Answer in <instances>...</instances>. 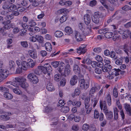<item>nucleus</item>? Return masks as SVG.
I'll return each instance as SVG.
<instances>
[{
	"label": "nucleus",
	"mask_w": 131,
	"mask_h": 131,
	"mask_svg": "<svg viewBox=\"0 0 131 131\" xmlns=\"http://www.w3.org/2000/svg\"><path fill=\"white\" fill-rule=\"evenodd\" d=\"M11 115V113L7 112L5 115H2L0 116V119L4 121H7L10 118V117L8 116Z\"/></svg>",
	"instance_id": "nucleus-15"
},
{
	"label": "nucleus",
	"mask_w": 131,
	"mask_h": 131,
	"mask_svg": "<svg viewBox=\"0 0 131 131\" xmlns=\"http://www.w3.org/2000/svg\"><path fill=\"white\" fill-rule=\"evenodd\" d=\"M10 20H8L4 21L3 23L4 25V27L6 29H9L11 27L13 28V24L12 23H11Z\"/></svg>",
	"instance_id": "nucleus-9"
},
{
	"label": "nucleus",
	"mask_w": 131,
	"mask_h": 131,
	"mask_svg": "<svg viewBox=\"0 0 131 131\" xmlns=\"http://www.w3.org/2000/svg\"><path fill=\"white\" fill-rule=\"evenodd\" d=\"M123 49L124 51L128 55V52L129 51L128 45L125 44L123 46Z\"/></svg>",
	"instance_id": "nucleus-45"
},
{
	"label": "nucleus",
	"mask_w": 131,
	"mask_h": 131,
	"mask_svg": "<svg viewBox=\"0 0 131 131\" xmlns=\"http://www.w3.org/2000/svg\"><path fill=\"white\" fill-rule=\"evenodd\" d=\"M100 86H99L96 84L94 85L91 89L90 93V96L92 97L93 96V94L97 91L99 90L100 88Z\"/></svg>",
	"instance_id": "nucleus-7"
},
{
	"label": "nucleus",
	"mask_w": 131,
	"mask_h": 131,
	"mask_svg": "<svg viewBox=\"0 0 131 131\" xmlns=\"http://www.w3.org/2000/svg\"><path fill=\"white\" fill-rule=\"evenodd\" d=\"M67 17L66 16L64 15L62 16L60 19V22L61 23H62L65 21L67 19Z\"/></svg>",
	"instance_id": "nucleus-41"
},
{
	"label": "nucleus",
	"mask_w": 131,
	"mask_h": 131,
	"mask_svg": "<svg viewBox=\"0 0 131 131\" xmlns=\"http://www.w3.org/2000/svg\"><path fill=\"white\" fill-rule=\"evenodd\" d=\"M70 66L69 64L66 65L63 73V75L65 76L68 75L70 72Z\"/></svg>",
	"instance_id": "nucleus-18"
},
{
	"label": "nucleus",
	"mask_w": 131,
	"mask_h": 131,
	"mask_svg": "<svg viewBox=\"0 0 131 131\" xmlns=\"http://www.w3.org/2000/svg\"><path fill=\"white\" fill-rule=\"evenodd\" d=\"M8 71L6 69H0V78L4 79L6 78L8 75Z\"/></svg>",
	"instance_id": "nucleus-8"
},
{
	"label": "nucleus",
	"mask_w": 131,
	"mask_h": 131,
	"mask_svg": "<svg viewBox=\"0 0 131 131\" xmlns=\"http://www.w3.org/2000/svg\"><path fill=\"white\" fill-rule=\"evenodd\" d=\"M69 12V10L65 8H62L58 10L57 12V14H64L67 15Z\"/></svg>",
	"instance_id": "nucleus-11"
},
{
	"label": "nucleus",
	"mask_w": 131,
	"mask_h": 131,
	"mask_svg": "<svg viewBox=\"0 0 131 131\" xmlns=\"http://www.w3.org/2000/svg\"><path fill=\"white\" fill-rule=\"evenodd\" d=\"M20 85L21 87L23 88L26 89L28 86L29 85L27 82H25L23 83L20 84Z\"/></svg>",
	"instance_id": "nucleus-43"
},
{
	"label": "nucleus",
	"mask_w": 131,
	"mask_h": 131,
	"mask_svg": "<svg viewBox=\"0 0 131 131\" xmlns=\"http://www.w3.org/2000/svg\"><path fill=\"white\" fill-rule=\"evenodd\" d=\"M16 8L17 5H13L9 7L8 10V12H13Z\"/></svg>",
	"instance_id": "nucleus-31"
},
{
	"label": "nucleus",
	"mask_w": 131,
	"mask_h": 131,
	"mask_svg": "<svg viewBox=\"0 0 131 131\" xmlns=\"http://www.w3.org/2000/svg\"><path fill=\"white\" fill-rule=\"evenodd\" d=\"M46 89L50 91H53L55 90V88L52 84L50 82H48L47 85Z\"/></svg>",
	"instance_id": "nucleus-20"
},
{
	"label": "nucleus",
	"mask_w": 131,
	"mask_h": 131,
	"mask_svg": "<svg viewBox=\"0 0 131 131\" xmlns=\"http://www.w3.org/2000/svg\"><path fill=\"white\" fill-rule=\"evenodd\" d=\"M100 105L101 110H103V111L105 115H106L107 118L108 119L112 118L113 116V112L111 111L108 112L106 107V102L105 101L103 102L102 101H100Z\"/></svg>",
	"instance_id": "nucleus-2"
},
{
	"label": "nucleus",
	"mask_w": 131,
	"mask_h": 131,
	"mask_svg": "<svg viewBox=\"0 0 131 131\" xmlns=\"http://www.w3.org/2000/svg\"><path fill=\"white\" fill-rule=\"evenodd\" d=\"M124 105L126 111L128 112L129 113H131V109L130 105L126 103L124 104Z\"/></svg>",
	"instance_id": "nucleus-40"
},
{
	"label": "nucleus",
	"mask_w": 131,
	"mask_h": 131,
	"mask_svg": "<svg viewBox=\"0 0 131 131\" xmlns=\"http://www.w3.org/2000/svg\"><path fill=\"white\" fill-rule=\"evenodd\" d=\"M65 31L68 34L70 35L72 34L73 31L72 28L69 26H67L64 29Z\"/></svg>",
	"instance_id": "nucleus-26"
},
{
	"label": "nucleus",
	"mask_w": 131,
	"mask_h": 131,
	"mask_svg": "<svg viewBox=\"0 0 131 131\" xmlns=\"http://www.w3.org/2000/svg\"><path fill=\"white\" fill-rule=\"evenodd\" d=\"M99 15L98 12H95L94 14L92 17V20L93 21L95 24H97L99 23Z\"/></svg>",
	"instance_id": "nucleus-10"
},
{
	"label": "nucleus",
	"mask_w": 131,
	"mask_h": 131,
	"mask_svg": "<svg viewBox=\"0 0 131 131\" xmlns=\"http://www.w3.org/2000/svg\"><path fill=\"white\" fill-rule=\"evenodd\" d=\"M95 58L96 60L99 62H101L103 60L102 57L100 56L99 55L96 56Z\"/></svg>",
	"instance_id": "nucleus-64"
},
{
	"label": "nucleus",
	"mask_w": 131,
	"mask_h": 131,
	"mask_svg": "<svg viewBox=\"0 0 131 131\" xmlns=\"http://www.w3.org/2000/svg\"><path fill=\"white\" fill-rule=\"evenodd\" d=\"M89 128V126L87 124H84L82 126V129L84 130H88Z\"/></svg>",
	"instance_id": "nucleus-61"
},
{
	"label": "nucleus",
	"mask_w": 131,
	"mask_h": 131,
	"mask_svg": "<svg viewBox=\"0 0 131 131\" xmlns=\"http://www.w3.org/2000/svg\"><path fill=\"white\" fill-rule=\"evenodd\" d=\"M106 1V0H100V2L104 6V7L106 9H107L108 8V6L106 5L105 3Z\"/></svg>",
	"instance_id": "nucleus-63"
},
{
	"label": "nucleus",
	"mask_w": 131,
	"mask_h": 131,
	"mask_svg": "<svg viewBox=\"0 0 131 131\" xmlns=\"http://www.w3.org/2000/svg\"><path fill=\"white\" fill-rule=\"evenodd\" d=\"M79 27L83 34H82L81 32L77 31L75 32L74 37L78 41H82L84 38V36L88 34V31L90 30V29L84 28L83 25L82 23H81L79 24Z\"/></svg>",
	"instance_id": "nucleus-1"
},
{
	"label": "nucleus",
	"mask_w": 131,
	"mask_h": 131,
	"mask_svg": "<svg viewBox=\"0 0 131 131\" xmlns=\"http://www.w3.org/2000/svg\"><path fill=\"white\" fill-rule=\"evenodd\" d=\"M78 80L77 77L75 75H74L71 79L70 80V84L72 86L75 85L77 83Z\"/></svg>",
	"instance_id": "nucleus-16"
},
{
	"label": "nucleus",
	"mask_w": 131,
	"mask_h": 131,
	"mask_svg": "<svg viewBox=\"0 0 131 131\" xmlns=\"http://www.w3.org/2000/svg\"><path fill=\"white\" fill-rule=\"evenodd\" d=\"M31 81L30 82L34 84H36L38 82V78L36 75L33 78V79H32Z\"/></svg>",
	"instance_id": "nucleus-48"
},
{
	"label": "nucleus",
	"mask_w": 131,
	"mask_h": 131,
	"mask_svg": "<svg viewBox=\"0 0 131 131\" xmlns=\"http://www.w3.org/2000/svg\"><path fill=\"white\" fill-rule=\"evenodd\" d=\"M28 25L30 27H32L35 26L36 25V23L35 20L32 19L30 20L28 23Z\"/></svg>",
	"instance_id": "nucleus-34"
},
{
	"label": "nucleus",
	"mask_w": 131,
	"mask_h": 131,
	"mask_svg": "<svg viewBox=\"0 0 131 131\" xmlns=\"http://www.w3.org/2000/svg\"><path fill=\"white\" fill-rule=\"evenodd\" d=\"M99 116V112L96 110H95L94 112V117L95 118H98Z\"/></svg>",
	"instance_id": "nucleus-56"
},
{
	"label": "nucleus",
	"mask_w": 131,
	"mask_h": 131,
	"mask_svg": "<svg viewBox=\"0 0 131 131\" xmlns=\"http://www.w3.org/2000/svg\"><path fill=\"white\" fill-rule=\"evenodd\" d=\"M20 63L21 65L23 70H26L29 68L27 63L26 61H23L21 62V61Z\"/></svg>",
	"instance_id": "nucleus-21"
},
{
	"label": "nucleus",
	"mask_w": 131,
	"mask_h": 131,
	"mask_svg": "<svg viewBox=\"0 0 131 131\" xmlns=\"http://www.w3.org/2000/svg\"><path fill=\"white\" fill-rule=\"evenodd\" d=\"M21 61L20 60H17L16 61V63L18 66L17 68L16 72L17 73H20L22 72V69H23L21 65Z\"/></svg>",
	"instance_id": "nucleus-12"
},
{
	"label": "nucleus",
	"mask_w": 131,
	"mask_h": 131,
	"mask_svg": "<svg viewBox=\"0 0 131 131\" xmlns=\"http://www.w3.org/2000/svg\"><path fill=\"white\" fill-rule=\"evenodd\" d=\"M63 33L60 30H57L55 33L54 35L55 37L57 38H60L62 37L63 35Z\"/></svg>",
	"instance_id": "nucleus-22"
},
{
	"label": "nucleus",
	"mask_w": 131,
	"mask_h": 131,
	"mask_svg": "<svg viewBox=\"0 0 131 131\" xmlns=\"http://www.w3.org/2000/svg\"><path fill=\"white\" fill-rule=\"evenodd\" d=\"M20 30L18 27H15L13 29V32L14 34H17L19 31Z\"/></svg>",
	"instance_id": "nucleus-62"
},
{
	"label": "nucleus",
	"mask_w": 131,
	"mask_h": 131,
	"mask_svg": "<svg viewBox=\"0 0 131 131\" xmlns=\"http://www.w3.org/2000/svg\"><path fill=\"white\" fill-rule=\"evenodd\" d=\"M80 92L81 91L80 89H76L75 90L74 93L72 94V96L73 97H74L76 96H79L80 94Z\"/></svg>",
	"instance_id": "nucleus-27"
},
{
	"label": "nucleus",
	"mask_w": 131,
	"mask_h": 131,
	"mask_svg": "<svg viewBox=\"0 0 131 131\" xmlns=\"http://www.w3.org/2000/svg\"><path fill=\"white\" fill-rule=\"evenodd\" d=\"M13 91L16 94L18 95H20L22 94L21 92L17 88L13 89Z\"/></svg>",
	"instance_id": "nucleus-39"
},
{
	"label": "nucleus",
	"mask_w": 131,
	"mask_h": 131,
	"mask_svg": "<svg viewBox=\"0 0 131 131\" xmlns=\"http://www.w3.org/2000/svg\"><path fill=\"white\" fill-rule=\"evenodd\" d=\"M69 109L68 107L66 106H64L62 107L61 109V112L66 113L68 112L69 111Z\"/></svg>",
	"instance_id": "nucleus-38"
},
{
	"label": "nucleus",
	"mask_w": 131,
	"mask_h": 131,
	"mask_svg": "<svg viewBox=\"0 0 131 131\" xmlns=\"http://www.w3.org/2000/svg\"><path fill=\"white\" fill-rule=\"evenodd\" d=\"M15 80L16 82L20 83V84L26 82V79L24 77H16L15 78Z\"/></svg>",
	"instance_id": "nucleus-19"
},
{
	"label": "nucleus",
	"mask_w": 131,
	"mask_h": 131,
	"mask_svg": "<svg viewBox=\"0 0 131 131\" xmlns=\"http://www.w3.org/2000/svg\"><path fill=\"white\" fill-rule=\"evenodd\" d=\"M28 53L30 56L33 59H35L37 57V53L34 51L29 50L28 51Z\"/></svg>",
	"instance_id": "nucleus-23"
},
{
	"label": "nucleus",
	"mask_w": 131,
	"mask_h": 131,
	"mask_svg": "<svg viewBox=\"0 0 131 131\" xmlns=\"http://www.w3.org/2000/svg\"><path fill=\"white\" fill-rule=\"evenodd\" d=\"M113 95L115 97H117L118 96V93L117 89L116 88H114L113 89Z\"/></svg>",
	"instance_id": "nucleus-59"
},
{
	"label": "nucleus",
	"mask_w": 131,
	"mask_h": 131,
	"mask_svg": "<svg viewBox=\"0 0 131 131\" xmlns=\"http://www.w3.org/2000/svg\"><path fill=\"white\" fill-rule=\"evenodd\" d=\"M73 71L75 73H79L80 72V69L78 66L77 65H74L73 68Z\"/></svg>",
	"instance_id": "nucleus-32"
},
{
	"label": "nucleus",
	"mask_w": 131,
	"mask_h": 131,
	"mask_svg": "<svg viewBox=\"0 0 131 131\" xmlns=\"http://www.w3.org/2000/svg\"><path fill=\"white\" fill-rule=\"evenodd\" d=\"M122 58H119L117 59L115 61V63L117 65H119L122 63Z\"/></svg>",
	"instance_id": "nucleus-46"
},
{
	"label": "nucleus",
	"mask_w": 131,
	"mask_h": 131,
	"mask_svg": "<svg viewBox=\"0 0 131 131\" xmlns=\"http://www.w3.org/2000/svg\"><path fill=\"white\" fill-rule=\"evenodd\" d=\"M10 84L9 85H7V86L10 89H13L14 88H13V86L17 87L18 86V85L16 84V82H15L14 83H13L9 81L7 83Z\"/></svg>",
	"instance_id": "nucleus-25"
},
{
	"label": "nucleus",
	"mask_w": 131,
	"mask_h": 131,
	"mask_svg": "<svg viewBox=\"0 0 131 131\" xmlns=\"http://www.w3.org/2000/svg\"><path fill=\"white\" fill-rule=\"evenodd\" d=\"M85 23L86 25L89 24L91 21L90 16L88 14L85 15L83 17Z\"/></svg>",
	"instance_id": "nucleus-14"
},
{
	"label": "nucleus",
	"mask_w": 131,
	"mask_h": 131,
	"mask_svg": "<svg viewBox=\"0 0 131 131\" xmlns=\"http://www.w3.org/2000/svg\"><path fill=\"white\" fill-rule=\"evenodd\" d=\"M4 95L5 98L8 100H10L13 97L12 95L8 92L4 93Z\"/></svg>",
	"instance_id": "nucleus-29"
},
{
	"label": "nucleus",
	"mask_w": 131,
	"mask_h": 131,
	"mask_svg": "<svg viewBox=\"0 0 131 131\" xmlns=\"http://www.w3.org/2000/svg\"><path fill=\"white\" fill-rule=\"evenodd\" d=\"M65 67V64L63 63H61L59 65V71L61 72L64 68Z\"/></svg>",
	"instance_id": "nucleus-50"
},
{
	"label": "nucleus",
	"mask_w": 131,
	"mask_h": 131,
	"mask_svg": "<svg viewBox=\"0 0 131 131\" xmlns=\"http://www.w3.org/2000/svg\"><path fill=\"white\" fill-rule=\"evenodd\" d=\"M45 67L41 66V71L44 74L48 72H50L52 70L51 67L49 64L47 63L45 65Z\"/></svg>",
	"instance_id": "nucleus-4"
},
{
	"label": "nucleus",
	"mask_w": 131,
	"mask_h": 131,
	"mask_svg": "<svg viewBox=\"0 0 131 131\" xmlns=\"http://www.w3.org/2000/svg\"><path fill=\"white\" fill-rule=\"evenodd\" d=\"M97 102L98 101L96 99H92L91 100V102L90 103V104L91 105L93 104V107H94L96 105Z\"/></svg>",
	"instance_id": "nucleus-42"
},
{
	"label": "nucleus",
	"mask_w": 131,
	"mask_h": 131,
	"mask_svg": "<svg viewBox=\"0 0 131 131\" xmlns=\"http://www.w3.org/2000/svg\"><path fill=\"white\" fill-rule=\"evenodd\" d=\"M9 66L10 70L12 71H14L15 67V64L14 61L10 60L9 61Z\"/></svg>",
	"instance_id": "nucleus-17"
},
{
	"label": "nucleus",
	"mask_w": 131,
	"mask_h": 131,
	"mask_svg": "<svg viewBox=\"0 0 131 131\" xmlns=\"http://www.w3.org/2000/svg\"><path fill=\"white\" fill-rule=\"evenodd\" d=\"M106 99L108 106H110L111 104V99L110 95L108 94L107 95Z\"/></svg>",
	"instance_id": "nucleus-35"
},
{
	"label": "nucleus",
	"mask_w": 131,
	"mask_h": 131,
	"mask_svg": "<svg viewBox=\"0 0 131 131\" xmlns=\"http://www.w3.org/2000/svg\"><path fill=\"white\" fill-rule=\"evenodd\" d=\"M72 4V2L70 1H65L64 6L66 7H70Z\"/></svg>",
	"instance_id": "nucleus-52"
},
{
	"label": "nucleus",
	"mask_w": 131,
	"mask_h": 131,
	"mask_svg": "<svg viewBox=\"0 0 131 131\" xmlns=\"http://www.w3.org/2000/svg\"><path fill=\"white\" fill-rule=\"evenodd\" d=\"M9 6V3L6 2L5 3L3 6V8L4 9H8Z\"/></svg>",
	"instance_id": "nucleus-58"
},
{
	"label": "nucleus",
	"mask_w": 131,
	"mask_h": 131,
	"mask_svg": "<svg viewBox=\"0 0 131 131\" xmlns=\"http://www.w3.org/2000/svg\"><path fill=\"white\" fill-rule=\"evenodd\" d=\"M27 63L29 68L30 67L33 68L35 66V63L33 60L31 59H29Z\"/></svg>",
	"instance_id": "nucleus-28"
},
{
	"label": "nucleus",
	"mask_w": 131,
	"mask_h": 131,
	"mask_svg": "<svg viewBox=\"0 0 131 131\" xmlns=\"http://www.w3.org/2000/svg\"><path fill=\"white\" fill-rule=\"evenodd\" d=\"M114 71H113V72L112 73H111V74L113 75L114 74L116 76H117L119 75V72H120V70L119 69H114Z\"/></svg>",
	"instance_id": "nucleus-51"
},
{
	"label": "nucleus",
	"mask_w": 131,
	"mask_h": 131,
	"mask_svg": "<svg viewBox=\"0 0 131 131\" xmlns=\"http://www.w3.org/2000/svg\"><path fill=\"white\" fill-rule=\"evenodd\" d=\"M90 101V97L87 98L85 100V107L86 109H88L89 107L90 104L89 103Z\"/></svg>",
	"instance_id": "nucleus-30"
},
{
	"label": "nucleus",
	"mask_w": 131,
	"mask_h": 131,
	"mask_svg": "<svg viewBox=\"0 0 131 131\" xmlns=\"http://www.w3.org/2000/svg\"><path fill=\"white\" fill-rule=\"evenodd\" d=\"M0 91L5 93L8 92V90L7 88L5 87H0Z\"/></svg>",
	"instance_id": "nucleus-44"
},
{
	"label": "nucleus",
	"mask_w": 131,
	"mask_h": 131,
	"mask_svg": "<svg viewBox=\"0 0 131 131\" xmlns=\"http://www.w3.org/2000/svg\"><path fill=\"white\" fill-rule=\"evenodd\" d=\"M118 33L122 34V37L124 38H126L127 37L128 35H129L131 39V32L127 30L123 31L121 29L118 31Z\"/></svg>",
	"instance_id": "nucleus-6"
},
{
	"label": "nucleus",
	"mask_w": 131,
	"mask_h": 131,
	"mask_svg": "<svg viewBox=\"0 0 131 131\" xmlns=\"http://www.w3.org/2000/svg\"><path fill=\"white\" fill-rule=\"evenodd\" d=\"M46 50L48 51H50L52 50V46L51 44L49 42H47L45 44Z\"/></svg>",
	"instance_id": "nucleus-24"
},
{
	"label": "nucleus",
	"mask_w": 131,
	"mask_h": 131,
	"mask_svg": "<svg viewBox=\"0 0 131 131\" xmlns=\"http://www.w3.org/2000/svg\"><path fill=\"white\" fill-rule=\"evenodd\" d=\"M86 45H82L79 47L77 49V53L79 54L85 53L86 51Z\"/></svg>",
	"instance_id": "nucleus-5"
},
{
	"label": "nucleus",
	"mask_w": 131,
	"mask_h": 131,
	"mask_svg": "<svg viewBox=\"0 0 131 131\" xmlns=\"http://www.w3.org/2000/svg\"><path fill=\"white\" fill-rule=\"evenodd\" d=\"M66 81L65 79H62L60 82V85L62 86H64L66 84Z\"/></svg>",
	"instance_id": "nucleus-55"
},
{
	"label": "nucleus",
	"mask_w": 131,
	"mask_h": 131,
	"mask_svg": "<svg viewBox=\"0 0 131 131\" xmlns=\"http://www.w3.org/2000/svg\"><path fill=\"white\" fill-rule=\"evenodd\" d=\"M113 34L112 32H108L105 33L104 36L106 38H111L113 36V37L116 39H117V38H118V36H117L115 34L113 36Z\"/></svg>",
	"instance_id": "nucleus-13"
},
{
	"label": "nucleus",
	"mask_w": 131,
	"mask_h": 131,
	"mask_svg": "<svg viewBox=\"0 0 131 131\" xmlns=\"http://www.w3.org/2000/svg\"><path fill=\"white\" fill-rule=\"evenodd\" d=\"M81 105V103L80 101H73V105L76 106L77 107H79Z\"/></svg>",
	"instance_id": "nucleus-47"
},
{
	"label": "nucleus",
	"mask_w": 131,
	"mask_h": 131,
	"mask_svg": "<svg viewBox=\"0 0 131 131\" xmlns=\"http://www.w3.org/2000/svg\"><path fill=\"white\" fill-rule=\"evenodd\" d=\"M59 64V62L57 61L52 62L51 63V65L54 68L57 67L58 66Z\"/></svg>",
	"instance_id": "nucleus-53"
},
{
	"label": "nucleus",
	"mask_w": 131,
	"mask_h": 131,
	"mask_svg": "<svg viewBox=\"0 0 131 131\" xmlns=\"http://www.w3.org/2000/svg\"><path fill=\"white\" fill-rule=\"evenodd\" d=\"M41 72V66H38L34 71L35 73L38 75H39Z\"/></svg>",
	"instance_id": "nucleus-36"
},
{
	"label": "nucleus",
	"mask_w": 131,
	"mask_h": 131,
	"mask_svg": "<svg viewBox=\"0 0 131 131\" xmlns=\"http://www.w3.org/2000/svg\"><path fill=\"white\" fill-rule=\"evenodd\" d=\"M97 2L95 0L91 1L90 3V5L91 7H93L95 6Z\"/></svg>",
	"instance_id": "nucleus-57"
},
{
	"label": "nucleus",
	"mask_w": 131,
	"mask_h": 131,
	"mask_svg": "<svg viewBox=\"0 0 131 131\" xmlns=\"http://www.w3.org/2000/svg\"><path fill=\"white\" fill-rule=\"evenodd\" d=\"M19 24L24 28H28V26L26 23H24L22 21H20L19 23Z\"/></svg>",
	"instance_id": "nucleus-49"
},
{
	"label": "nucleus",
	"mask_w": 131,
	"mask_h": 131,
	"mask_svg": "<svg viewBox=\"0 0 131 131\" xmlns=\"http://www.w3.org/2000/svg\"><path fill=\"white\" fill-rule=\"evenodd\" d=\"M17 10L19 12H23L25 10V9L21 7V5L20 4H17Z\"/></svg>",
	"instance_id": "nucleus-33"
},
{
	"label": "nucleus",
	"mask_w": 131,
	"mask_h": 131,
	"mask_svg": "<svg viewBox=\"0 0 131 131\" xmlns=\"http://www.w3.org/2000/svg\"><path fill=\"white\" fill-rule=\"evenodd\" d=\"M36 75H34V73H31L29 74L27 76V78L29 80L30 82L31 81L32 79H33V78Z\"/></svg>",
	"instance_id": "nucleus-37"
},
{
	"label": "nucleus",
	"mask_w": 131,
	"mask_h": 131,
	"mask_svg": "<svg viewBox=\"0 0 131 131\" xmlns=\"http://www.w3.org/2000/svg\"><path fill=\"white\" fill-rule=\"evenodd\" d=\"M64 104V101L63 100H60L58 103L57 106H58L61 107L63 106Z\"/></svg>",
	"instance_id": "nucleus-54"
},
{
	"label": "nucleus",
	"mask_w": 131,
	"mask_h": 131,
	"mask_svg": "<svg viewBox=\"0 0 131 131\" xmlns=\"http://www.w3.org/2000/svg\"><path fill=\"white\" fill-rule=\"evenodd\" d=\"M21 44L22 46L24 48H27L28 46V44L26 41H22L21 42Z\"/></svg>",
	"instance_id": "nucleus-60"
},
{
	"label": "nucleus",
	"mask_w": 131,
	"mask_h": 131,
	"mask_svg": "<svg viewBox=\"0 0 131 131\" xmlns=\"http://www.w3.org/2000/svg\"><path fill=\"white\" fill-rule=\"evenodd\" d=\"M79 84L81 88L82 89L86 90L89 87V82H85L84 79H81L79 81Z\"/></svg>",
	"instance_id": "nucleus-3"
}]
</instances>
